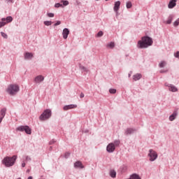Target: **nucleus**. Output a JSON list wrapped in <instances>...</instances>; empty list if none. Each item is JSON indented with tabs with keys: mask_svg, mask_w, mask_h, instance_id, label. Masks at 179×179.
Masks as SVG:
<instances>
[{
	"mask_svg": "<svg viewBox=\"0 0 179 179\" xmlns=\"http://www.w3.org/2000/svg\"><path fill=\"white\" fill-rule=\"evenodd\" d=\"M153 44V41L152 38L149 36H143L141 41L138 42V48H148V47H150Z\"/></svg>",
	"mask_w": 179,
	"mask_h": 179,
	"instance_id": "nucleus-1",
	"label": "nucleus"
},
{
	"mask_svg": "<svg viewBox=\"0 0 179 179\" xmlns=\"http://www.w3.org/2000/svg\"><path fill=\"white\" fill-rule=\"evenodd\" d=\"M16 159H17V156L16 155L6 157L2 160V164H4L6 167H12V166H14L15 163H16Z\"/></svg>",
	"mask_w": 179,
	"mask_h": 179,
	"instance_id": "nucleus-2",
	"label": "nucleus"
},
{
	"mask_svg": "<svg viewBox=\"0 0 179 179\" xmlns=\"http://www.w3.org/2000/svg\"><path fill=\"white\" fill-rule=\"evenodd\" d=\"M20 87L19 85H16V84H11L10 85L8 86L7 89H6V92L10 94V96H15V94H16L19 90H20Z\"/></svg>",
	"mask_w": 179,
	"mask_h": 179,
	"instance_id": "nucleus-3",
	"label": "nucleus"
},
{
	"mask_svg": "<svg viewBox=\"0 0 179 179\" xmlns=\"http://www.w3.org/2000/svg\"><path fill=\"white\" fill-rule=\"evenodd\" d=\"M51 110L46 109L43 111V113L39 117V120L41 121H45V120H48V118L51 117Z\"/></svg>",
	"mask_w": 179,
	"mask_h": 179,
	"instance_id": "nucleus-4",
	"label": "nucleus"
},
{
	"mask_svg": "<svg viewBox=\"0 0 179 179\" xmlns=\"http://www.w3.org/2000/svg\"><path fill=\"white\" fill-rule=\"evenodd\" d=\"M20 132H26L27 135H31V129L29 126H20L17 128Z\"/></svg>",
	"mask_w": 179,
	"mask_h": 179,
	"instance_id": "nucleus-5",
	"label": "nucleus"
},
{
	"mask_svg": "<svg viewBox=\"0 0 179 179\" xmlns=\"http://www.w3.org/2000/svg\"><path fill=\"white\" fill-rule=\"evenodd\" d=\"M148 156L150 157V162H155L157 159V152L153 150H150Z\"/></svg>",
	"mask_w": 179,
	"mask_h": 179,
	"instance_id": "nucleus-6",
	"label": "nucleus"
},
{
	"mask_svg": "<svg viewBox=\"0 0 179 179\" xmlns=\"http://www.w3.org/2000/svg\"><path fill=\"white\" fill-rule=\"evenodd\" d=\"M106 150L108 153H113L115 150V145L113 143H109L106 147Z\"/></svg>",
	"mask_w": 179,
	"mask_h": 179,
	"instance_id": "nucleus-7",
	"label": "nucleus"
},
{
	"mask_svg": "<svg viewBox=\"0 0 179 179\" xmlns=\"http://www.w3.org/2000/svg\"><path fill=\"white\" fill-rule=\"evenodd\" d=\"M120 6H121V1H117L115 2V6L113 7V10L116 13H118V10H120Z\"/></svg>",
	"mask_w": 179,
	"mask_h": 179,
	"instance_id": "nucleus-8",
	"label": "nucleus"
},
{
	"mask_svg": "<svg viewBox=\"0 0 179 179\" xmlns=\"http://www.w3.org/2000/svg\"><path fill=\"white\" fill-rule=\"evenodd\" d=\"M69 29L68 28H65L63 29L62 31V36H63V38H64V40H66V38H68V36H69Z\"/></svg>",
	"mask_w": 179,
	"mask_h": 179,
	"instance_id": "nucleus-9",
	"label": "nucleus"
},
{
	"mask_svg": "<svg viewBox=\"0 0 179 179\" xmlns=\"http://www.w3.org/2000/svg\"><path fill=\"white\" fill-rule=\"evenodd\" d=\"M165 86H168V87H169V89L170 92H178V89L176 88V87L173 85H169L167 83H165Z\"/></svg>",
	"mask_w": 179,
	"mask_h": 179,
	"instance_id": "nucleus-10",
	"label": "nucleus"
},
{
	"mask_svg": "<svg viewBox=\"0 0 179 179\" xmlns=\"http://www.w3.org/2000/svg\"><path fill=\"white\" fill-rule=\"evenodd\" d=\"M76 107H78V106L74 104L67 105L63 108V110L64 111H68V110H72V108H76Z\"/></svg>",
	"mask_w": 179,
	"mask_h": 179,
	"instance_id": "nucleus-11",
	"label": "nucleus"
},
{
	"mask_svg": "<svg viewBox=\"0 0 179 179\" xmlns=\"http://www.w3.org/2000/svg\"><path fill=\"white\" fill-rule=\"evenodd\" d=\"M176 2L177 0H171V1H169L168 8H169V9H173V8H174V6L177 5Z\"/></svg>",
	"mask_w": 179,
	"mask_h": 179,
	"instance_id": "nucleus-12",
	"label": "nucleus"
},
{
	"mask_svg": "<svg viewBox=\"0 0 179 179\" xmlns=\"http://www.w3.org/2000/svg\"><path fill=\"white\" fill-rule=\"evenodd\" d=\"M43 80H44V76H38L34 79L36 83H40L41 82H43Z\"/></svg>",
	"mask_w": 179,
	"mask_h": 179,
	"instance_id": "nucleus-13",
	"label": "nucleus"
},
{
	"mask_svg": "<svg viewBox=\"0 0 179 179\" xmlns=\"http://www.w3.org/2000/svg\"><path fill=\"white\" fill-rule=\"evenodd\" d=\"M142 78V74L141 73H136L133 76V80L136 82V80H139L140 79Z\"/></svg>",
	"mask_w": 179,
	"mask_h": 179,
	"instance_id": "nucleus-14",
	"label": "nucleus"
},
{
	"mask_svg": "<svg viewBox=\"0 0 179 179\" xmlns=\"http://www.w3.org/2000/svg\"><path fill=\"white\" fill-rule=\"evenodd\" d=\"M5 115H6V108H3L0 111V117L5 118Z\"/></svg>",
	"mask_w": 179,
	"mask_h": 179,
	"instance_id": "nucleus-15",
	"label": "nucleus"
},
{
	"mask_svg": "<svg viewBox=\"0 0 179 179\" xmlns=\"http://www.w3.org/2000/svg\"><path fill=\"white\" fill-rule=\"evenodd\" d=\"M135 132V129L131 128H128L126 129L124 134L125 135H130V134H134Z\"/></svg>",
	"mask_w": 179,
	"mask_h": 179,
	"instance_id": "nucleus-16",
	"label": "nucleus"
},
{
	"mask_svg": "<svg viewBox=\"0 0 179 179\" xmlns=\"http://www.w3.org/2000/svg\"><path fill=\"white\" fill-rule=\"evenodd\" d=\"M177 117V111H174L173 114L169 117L171 121H174Z\"/></svg>",
	"mask_w": 179,
	"mask_h": 179,
	"instance_id": "nucleus-17",
	"label": "nucleus"
},
{
	"mask_svg": "<svg viewBox=\"0 0 179 179\" xmlns=\"http://www.w3.org/2000/svg\"><path fill=\"white\" fill-rule=\"evenodd\" d=\"M74 167L78 168L79 167L80 169H83V165L82 164V162L80 161L76 162L74 164Z\"/></svg>",
	"mask_w": 179,
	"mask_h": 179,
	"instance_id": "nucleus-18",
	"label": "nucleus"
},
{
	"mask_svg": "<svg viewBox=\"0 0 179 179\" xmlns=\"http://www.w3.org/2000/svg\"><path fill=\"white\" fill-rule=\"evenodd\" d=\"M24 58L25 59H31V58H33V54L30 52H26Z\"/></svg>",
	"mask_w": 179,
	"mask_h": 179,
	"instance_id": "nucleus-19",
	"label": "nucleus"
},
{
	"mask_svg": "<svg viewBox=\"0 0 179 179\" xmlns=\"http://www.w3.org/2000/svg\"><path fill=\"white\" fill-rule=\"evenodd\" d=\"M173 19H174V15H171L168 17V20H166V24H171V22H173Z\"/></svg>",
	"mask_w": 179,
	"mask_h": 179,
	"instance_id": "nucleus-20",
	"label": "nucleus"
},
{
	"mask_svg": "<svg viewBox=\"0 0 179 179\" xmlns=\"http://www.w3.org/2000/svg\"><path fill=\"white\" fill-rule=\"evenodd\" d=\"M110 177H112V178H115V177L117 176V172H115V171L114 170H111L110 171Z\"/></svg>",
	"mask_w": 179,
	"mask_h": 179,
	"instance_id": "nucleus-21",
	"label": "nucleus"
},
{
	"mask_svg": "<svg viewBox=\"0 0 179 179\" xmlns=\"http://www.w3.org/2000/svg\"><path fill=\"white\" fill-rule=\"evenodd\" d=\"M6 18L1 19V22H0V28L3 27V26H5V24H6Z\"/></svg>",
	"mask_w": 179,
	"mask_h": 179,
	"instance_id": "nucleus-22",
	"label": "nucleus"
},
{
	"mask_svg": "<svg viewBox=\"0 0 179 179\" xmlns=\"http://www.w3.org/2000/svg\"><path fill=\"white\" fill-rule=\"evenodd\" d=\"M13 20V18L11 16H8L6 18V23H10Z\"/></svg>",
	"mask_w": 179,
	"mask_h": 179,
	"instance_id": "nucleus-23",
	"label": "nucleus"
},
{
	"mask_svg": "<svg viewBox=\"0 0 179 179\" xmlns=\"http://www.w3.org/2000/svg\"><path fill=\"white\" fill-rule=\"evenodd\" d=\"M115 45L114 42H110V43H108L107 48H114Z\"/></svg>",
	"mask_w": 179,
	"mask_h": 179,
	"instance_id": "nucleus-24",
	"label": "nucleus"
},
{
	"mask_svg": "<svg viewBox=\"0 0 179 179\" xmlns=\"http://www.w3.org/2000/svg\"><path fill=\"white\" fill-rule=\"evenodd\" d=\"M80 69H81V71H83L84 72H89V69H87V68L85 67V66H80Z\"/></svg>",
	"mask_w": 179,
	"mask_h": 179,
	"instance_id": "nucleus-25",
	"label": "nucleus"
},
{
	"mask_svg": "<svg viewBox=\"0 0 179 179\" xmlns=\"http://www.w3.org/2000/svg\"><path fill=\"white\" fill-rule=\"evenodd\" d=\"M166 62L162 61L159 63V68H164V66H166Z\"/></svg>",
	"mask_w": 179,
	"mask_h": 179,
	"instance_id": "nucleus-26",
	"label": "nucleus"
},
{
	"mask_svg": "<svg viewBox=\"0 0 179 179\" xmlns=\"http://www.w3.org/2000/svg\"><path fill=\"white\" fill-rule=\"evenodd\" d=\"M126 6L127 9H131V8H132V3L131 1L127 2Z\"/></svg>",
	"mask_w": 179,
	"mask_h": 179,
	"instance_id": "nucleus-27",
	"label": "nucleus"
},
{
	"mask_svg": "<svg viewBox=\"0 0 179 179\" xmlns=\"http://www.w3.org/2000/svg\"><path fill=\"white\" fill-rule=\"evenodd\" d=\"M61 3H63L64 6H68L69 5V1H61Z\"/></svg>",
	"mask_w": 179,
	"mask_h": 179,
	"instance_id": "nucleus-28",
	"label": "nucleus"
},
{
	"mask_svg": "<svg viewBox=\"0 0 179 179\" xmlns=\"http://www.w3.org/2000/svg\"><path fill=\"white\" fill-rule=\"evenodd\" d=\"M44 24L45 26H51V24H52V22L51 21H45Z\"/></svg>",
	"mask_w": 179,
	"mask_h": 179,
	"instance_id": "nucleus-29",
	"label": "nucleus"
},
{
	"mask_svg": "<svg viewBox=\"0 0 179 179\" xmlns=\"http://www.w3.org/2000/svg\"><path fill=\"white\" fill-rule=\"evenodd\" d=\"M109 92H110L111 94H115V93H117V90H115V89H110V90H109Z\"/></svg>",
	"mask_w": 179,
	"mask_h": 179,
	"instance_id": "nucleus-30",
	"label": "nucleus"
},
{
	"mask_svg": "<svg viewBox=\"0 0 179 179\" xmlns=\"http://www.w3.org/2000/svg\"><path fill=\"white\" fill-rule=\"evenodd\" d=\"M179 24V18L178 20H176L174 22H173V26L175 27H177V26H178Z\"/></svg>",
	"mask_w": 179,
	"mask_h": 179,
	"instance_id": "nucleus-31",
	"label": "nucleus"
},
{
	"mask_svg": "<svg viewBox=\"0 0 179 179\" xmlns=\"http://www.w3.org/2000/svg\"><path fill=\"white\" fill-rule=\"evenodd\" d=\"M1 35L2 36V37H3V38H8V35L3 32H1Z\"/></svg>",
	"mask_w": 179,
	"mask_h": 179,
	"instance_id": "nucleus-32",
	"label": "nucleus"
},
{
	"mask_svg": "<svg viewBox=\"0 0 179 179\" xmlns=\"http://www.w3.org/2000/svg\"><path fill=\"white\" fill-rule=\"evenodd\" d=\"M55 6L56 7V8H59V7H64L63 6H62V4H61V3H56L55 5Z\"/></svg>",
	"mask_w": 179,
	"mask_h": 179,
	"instance_id": "nucleus-33",
	"label": "nucleus"
},
{
	"mask_svg": "<svg viewBox=\"0 0 179 179\" xmlns=\"http://www.w3.org/2000/svg\"><path fill=\"white\" fill-rule=\"evenodd\" d=\"M103 36V31H99L98 34H97V36L98 37H101Z\"/></svg>",
	"mask_w": 179,
	"mask_h": 179,
	"instance_id": "nucleus-34",
	"label": "nucleus"
},
{
	"mask_svg": "<svg viewBox=\"0 0 179 179\" xmlns=\"http://www.w3.org/2000/svg\"><path fill=\"white\" fill-rule=\"evenodd\" d=\"M48 16L49 17H54V13H48Z\"/></svg>",
	"mask_w": 179,
	"mask_h": 179,
	"instance_id": "nucleus-35",
	"label": "nucleus"
},
{
	"mask_svg": "<svg viewBox=\"0 0 179 179\" xmlns=\"http://www.w3.org/2000/svg\"><path fill=\"white\" fill-rule=\"evenodd\" d=\"M61 24V21H57V22L55 24V26H59Z\"/></svg>",
	"mask_w": 179,
	"mask_h": 179,
	"instance_id": "nucleus-36",
	"label": "nucleus"
},
{
	"mask_svg": "<svg viewBox=\"0 0 179 179\" xmlns=\"http://www.w3.org/2000/svg\"><path fill=\"white\" fill-rule=\"evenodd\" d=\"M114 143L115 146H118L120 145V141H115Z\"/></svg>",
	"mask_w": 179,
	"mask_h": 179,
	"instance_id": "nucleus-37",
	"label": "nucleus"
},
{
	"mask_svg": "<svg viewBox=\"0 0 179 179\" xmlns=\"http://www.w3.org/2000/svg\"><path fill=\"white\" fill-rule=\"evenodd\" d=\"M80 97L81 99H83V97H85V94H84L83 93H81V94H80Z\"/></svg>",
	"mask_w": 179,
	"mask_h": 179,
	"instance_id": "nucleus-38",
	"label": "nucleus"
},
{
	"mask_svg": "<svg viewBox=\"0 0 179 179\" xmlns=\"http://www.w3.org/2000/svg\"><path fill=\"white\" fill-rule=\"evenodd\" d=\"M164 72H167V70L166 71H163V70H162V71H160V73H164Z\"/></svg>",
	"mask_w": 179,
	"mask_h": 179,
	"instance_id": "nucleus-39",
	"label": "nucleus"
},
{
	"mask_svg": "<svg viewBox=\"0 0 179 179\" xmlns=\"http://www.w3.org/2000/svg\"><path fill=\"white\" fill-rule=\"evenodd\" d=\"M6 2H13V0H6Z\"/></svg>",
	"mask_w": 179,
	"mask_h": 179,
	"instance_id": "nucleus-40",
	"label": "nucleus"
},
{
	"mask_svg": "<svg viewBox=\"0 0 179 179\" xmlns=\"http://www.w3.org/2000/svg\"><path fill=\"white\" fill-rule=\"evenodd\" d=\"M22 167H25V166H26V164H25V163H22Z\"/></svg>",
	"mask_w": 179,
	"mask_h": 179,
	"instance_id": "nucleus-41",
	"label": "nucleus"
},
{
	"mask_svg": "<svg viewBox=\"0 0 179 179\" xmlns=\"http://www.w3.org/2000/svg\"><path fill=\"white\" fill-rule=\"evenodd\" d=\"M2 120H3V117H0V124L2 122Z\"/></svg>",
	"mask_w": 179,
	"mask_h": 179,
	"instance_id": "nucleus-42",
	"label": "nucleus"
},
{
	"mask_svg": "<svg viewBox=\"0 0 179 179\" xmlns=\"http://www.w3.org/2000/svg\"><path fill=\"white\" fill-rule=\"evenodd\" d=\"M52 143H54V141H50V145H52Z\"/></svg>",
	"mask_w": 179,
	"mask_h": 179,
	"instance_id": "nucleus-43",
	"label": "nucleus"
},
{
	"mask_svg": "<svg viewBox=\"0 0 179 179\" xmlns=\"http://www.w3.org/2000/svg\"><path fill=\"white\" fill-rule=\"evenodd\" d=\"M28 179H33V177L29 176V177L28 178Z\"/></svg>",
	"mask_w": 179,
	"mask_h": 179,
	"instance_id": "nucleus-44",
	"label": "nucleus"
},
{
	"mask_svg": "<svg viewBox=\"0 0 179 179\" xmlns=\"http://www.w3.org/2000/svg\"><path fill=\"white\" fill-rule=\"evenodd\" d=\"M129 78H131V73L129 74Z\"/></svg>",
	"mask_w": 179,
	"mask_h": 179,
	"instance_id": "nucleus-45",
	"label": "nucleus"
},
{
	"mask_svg": "<svg viewBox=\"0 0 179 179\" xmlns=\"http://www.w3.org/2000/svg\"><path fill=\"white\" fill-rule=\"evenodd\" d=\"M105 1H108V0H105Z\"/></svg>",
	"mask_w": 179,
	"mask_h": 179,
	"instance_id": "nucleus-46",
	"label": "nucleus"
}]
</instances>
